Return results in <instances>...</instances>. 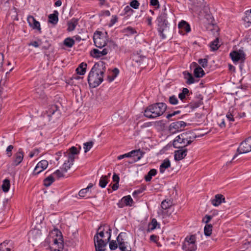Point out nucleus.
<instances>
[{"label":"nucleus","instance_id":"obj_41","mask_svg":"<svg viewBox=\"0 0 251 251\" xmlns=\"http://www.w3.org/2000/svg\"><path fill=\"white\" fill-rule=\"evenodd\" d=\"M79 153V151L77 150V148L75 147H72L69 150V152L68 153L71 154H78ZM65 156L67 155V153H68L67 152H63Z\"/></svg>","mask_w":251,"mask_h":251},{"label":"nucleus","instance_id":"obj_57","mask_svg":"<svg viewBox=\"0 0 251 251\" xmlns=\"http://www.w3.org/2000/svg\"><path fill=\"white\" fill-rule=\"evenodd\" d=\"M68 154V162H70L71 164H73L74 162L75 161V157L74 154H71L69 153Z\"/></svg>","mask_w":251,"mask_h":251},{"label":"nucleus","instance_id":"obj_61","mask_svg":"<svg viewBox=\"0 0 251 251\" xmlns=\"http://www.w3.org/2000/svg\"><path fill=\"white\" fill-rule=\"evenodd\" d=\"M150 5L153 6L159 7V3L158 0H150Z\"/></svg>","mask_w":251,"mask_h":251},{"label":"nucleus","instance_id":"obj_54","mask_svg":"<svg viewBox=\"0 0 251 251\" xmlns=\"http://www.w3.org/2000/svg\"><path fill=\"white\" fill-rule=\"evenodd\" d=\"M213 218V216L212 215H206L202 219V222L203 223H205L206 224H208V223L210 221V220Z\"/></svg>","mask_w":251,"mask_h":251},{"label":"nucleus","instance_id":"obj_8","mask_svg":"<svg viewBox=\"0 0 251 251\" xmlns=\"http://www.w3.org/2000/svg\"><path fill=\"white\" fill-rule=\"evenodd\" d=\"M61 103L59 102H56L54 104H50L49 105L48 107V117L50 118H51L52 116H53V122H55V120L57 119L60 115V112L59 110V108ZM51 119H50L49 121H50Z\"/></svg>","mask_w":251,"mask_h":251},{"label":"nucleus","instance_id":"obj_9","mask_svg":"<svg viewBox=\"0 0 251 251\" xmlns=\"http://www.w3.org/2000/svg\"><path fill=\"white\" fill-rule=\"evenodd\" d=\"M251 151V136L246 139L241 143L237 149V151L238 154H242L249 152Z\"/></svg>","mask_w":251,"mask_h":251},{"label":"nucleus","instance_id":"obj_62","mask_svg":"<svg viewBox=\"0 0 251 251\" xmlns=\"http://www.w3.org/2000/svg\"><path fill=\"white\" fill-rule=\"evenodd\" d=\"M87 192L88 191L87 190V189H82L79 191L78 195L81 197H85V194L87 193Z\"/></svg>","mask_w":251,"mask_h":251},{"label":"nucleus","instance_id":"obj_12","mask_svg":"<svg viewBox=\"0 0 251 251\" xmlns=\"http://www.w3.org/2000/svg\"><path fill=\"white\" fill-rule=\"evenodd\" d=\"M24 156V152L23 149L20 148L13 155L12 166L16 167L19 165L22 162Z\"/></svg>","mask_w":251,"mask_h":251},{"label":"nucleus","instance_id":"obj_22","mask_svg":"<svg viewBox=\"0 0 251 251\" xmlns=\"http://www.w3.org/2000/svg\"><path fill=\"white\" fill-rule=\"evenodd\" d=\"M184 78L186 79V83L187 84H191L195 82V79L192 75L188 72L185 71L183 72Z\"/></svg>","mask_w":251,"mask_h":251},{"label":"nucleus","instance_id":"obj_44","mask_svg":"<svg viewBox=\"0 0 251 251\" xmlns=\"http://www.w3.org/2000/svg\"><path fill=\"white\" fill-rule=\"evenodd\" d=\"M169 102L172 105H176L178 102V100L175 95H172L169 98Z\"/></svg>","mask_w":251,"mask_h":251},{"label":"nucleus","instance_id":"obj_15","mask_svg":"<svg viewBox=\"0 0 251 251\" xmlns=\"http://www.w3.org/2000/svg\"><path fill=\"white\" fill-rule=\"evenodd\" d=\"M194 10L199 15L202 14L203 13H207L209 8L205 2H203L201 4H198L194 6Z\"/></svg>","mask_w":251,"mask_h":251},{"label":"nucleus","instance_id":"obj_21","mask_svg":"<svg viewBox=\"0 0 251 251\" xmlns=\"http://www.w3.org/2000/svg\"><path fill=\"white\" fill-rule=\"evenodd\" d=\"M59 13L57 10H54L52 14L48 15V23L55 25L58 22Z\"/></svg>","mask_w":251,"mask_h":251},{"label":"nucleus","instance_id":"obj_18","mask_svg":"<svg viewBox=\"0 0 251 251\" xmlns=\"http://www.w3.org/2000/svg\"><path fill=\"white\" fill-rule=\"evenodd\" d=\"M193 65L195 67L194 70V75L196 78H201L205 75V72L201 67L196 62H193Z\"/></svg>","mask_w":251,"mask_h":251},{"label":"nucleus","instance_id":"obj_33","mask_svg":"<svg viewBox=\"0 0 251 251\" xmlns=\"http://www.w3.org/2000/svg\"><path fill=\"white\" fill-rule=\"evenodd\" d=\"M219 38H216L214 41L211 42L210 44V47L211 48V50L212 51L217 50L220 45H219Z\"/></svg>","mask_w":251,"mask_h":251},{"label":"nucleus","instance_id":"obj_32","mask_svg":"<svg viewBox=\"0 0 251 251\" xmlns=\"http://www.w3.org/2000/svg\"><path fill=\"white\" fill-rule=\"evenodd\" d=\"M10 186V184L9 180L8 179H5L3 181V183L1 186L2 191L5 193L7 192L9 190Z\"/></svg>","mask_w":251,"mask_h":251},{"label":"nucleus","instance_id":"obj_14","mask_svg":"<svg viewBox=\"0 0 251 251\" xmlns=\"http://www.w3.org/2000/svg\"><path fill=\"white\" fill-rule=\"evenodd\" d=\"M47 168V161L41 160L37 164L33 172V175H36L40 174Z\"/></svg>","mask_w":251,"mask_h":251},{"label":"nucleus","instance_id":"obj_28","mask_svg":"<svg viewBox=\"0 0 251 251\" xmlns=\"http://www.w3.org/2000/svg\"><path fill=\"white\" fill-rule=\"evenodd\" d=\"M157 173L156 169H151L145 176V179L146 181H150L152 178V177L155 176Z\"/></svg>","mask_w":251,"mask_h":251},{"label":"nucleus","instance_id":"obj_42","mask_svg":"<svg viewBox=\"0 0 251 251\" xmlns=\"http://www.w3.org/2000/svg\"><path fill=\"white\" fill-rule=\"evenodd\" d=\"M94 145V142L93 141H89L88 142H86L84 143V152L86 153L89 151L90 149L92 148Z\"/></svg>","mask_w":251,"mask_h":251},{"label":"nucleus","instance_id":"obj_3","mask_svg":"<svg viewBox=\"0 0 251 251\" xmlns=\"http://www.w3.org/2000/svg\"><path fill=\"white\" fill-rule=\"evenodd\" d=\"M196 137V135L192 131L184 132L175 139L173 146L175 148H184L191 144Z\"/></svg>","mask_w":251,"mask_h":251},{"label":"nucleus","instance_id":"obj_26","mask_svg":"<svg viewBox=\"0 0 251 251\" xmlns=\"http://www.w3.org/2000/svg\"><path fill=\"white\" fill-rule=\"evenodd\" d=\"M230 56L234 62H238L241 58V54L237 51H233L230 53Z\"/></svg>","mask_w":251,"mask_h":251},{"label":"nucleus","instance_id":"obj_37","mask_svg":"<svg viewBox=\"0 0 251 251\" xmlns=\"http://www.w3.org/2000/svg\"><path fill=\"white\" fill-rule=\"evenodd\" d=\"M212 231V226L211 224H206L204 228V235L206 236L211 235Z\"/></svg>","mask_w":251,"mask_h":251},{"label":"nucleus","instance_id":"obj_6","mask_svg":"<svg viewBox=\"0 0 251 251\" xmlns=\"http://www.w3.org/2000/svg\"><path fill=\"white\" fill-rule=\"evenodd\" d=\"M93 40L95 45L100 49L102 48L107 44L106 37L101 31H96L94 33Z\"/></svg>","mask_w":251,"mask_h":251},{"label":"nucleus","instance_id":"obj_60","mask_svg":"<svg viewBox=\"0 0 251 251\" xmlns=\"http://www.w3.org/2000/svg\"><path fill=\"white\" fill-rule=\"evenodd\" d=\"M53 174H51L48 176V187L50 186L55 180Z\"/></svg>","mask_w":251,"mask_h":251},{"label":"nucleus","instance_id":"obj_17","mask_svg":"<svg viewBox=\"0 0 251 251\" xmlns=\"http://www.w3.org/2000/svg\"><path fill=\"white\" fill-rule=\"evenodd\" d=\"M175 151V159L179 161L183 159L187 155V149L184 148L178 149Z\"/></svg>","mask_w":251,"mask_h":251},{"label":"nucleus","instance_id":"obj_49","mask_svg":"<svg viewBox=\"0 0 251 251\" xmlns=\"http://www.w3.org/2000/svg\"><path fill=\"white\" fill-rule=\"evenodd\" d=\"M198 62L204 68L207 66L208 60L206 58L199 59Z\"/></svg>","mask_w":251,"mask_h":251},{"label":"nucleus","instance_id":"obj_50","mask_svg":"<svg viewBox=\"0 0 251 251\" xmlns=\"http://www.w3.org/2000/svg\"><path fill=\"white\" fill-rule=\"evenodd\" d=\"M139 5L140 3L137 0H132L130 2V6L136 9L139 8Z\"/></svg>","mask_w":251,"mask_h":251},{"label":"nucleus","instance_id":"obj_48","mask_svg":"<svg viewBox=\"0 0 251 251\" xmlns=\"http://www.w3.org/2000/svg\"><path fill=\"white\" fill-rule=\"evenodd\" d=\"M109 242V248L111 250H115L118 248V244L117 242L115 240H112Z\"/></svg>","mask_w":251,"mask_h":251},{"label":"nucleus","instance_id":"obj_34","mask_svg":"<svg viewBox=\"0 0 251 251\" xmlns=\"http://www.w3.org/2000/svg\"><path fill=\"white\" fill-rule=\"evenodd\" d=\"M132 151H135V152L132 154V157H137L136 161L140 160L145 154V152L141 151L140 149L133 150Z\"/></svg>","mask_w":251,"mask_h":251},{"label":"nucleus","instance_id":"obj_52","mask_svg":"<svg viewBox=\"0 0 251 251\" xmlns=\"http://www.w3.org/2000/svg\"><path fill=\"white\" fill-rule=\"evenodd\" d=\"M245 22L249 23H251V9L250 11H247L246 12V16L244 18Z\"/></svg>","mask_w":251,"mask_h":251},{"label":"nucleus","instance_id":"obj_51","mask_svg":"<svg viewBox=\"0 0 251 251\" xmlns=\"http://www.w3.org/2000/svg\"><path fill=\"white\" fill-rule=\"evenodd\" d=\"M146 189V187L141 188L137 190L134 191L132 193L133 197L135 198L138 195L141 194Z\"/></svg>","mask_w":251,"mask_h":251},{"label":"nucleus","instance_id":"obj_43","mask_svg":"<svg viewBox=\"0 0 251 251\" xmlns=\"http://www.w3.org/2000/svg\"><path fill=\"white\" fill-rule=\"evenodd\" d=\"M72 165L73 164H71L70 162L69 163L68 161H65L63 164L62 171L64 173H66Z\"/></svg>","mask_w":251,"mask_h":251},{"label":"nucleus","instance_id":"obj_27","mask_svg":"<svg viewBox=\"0 0 251 251\" xmlns=\"http://www.w3.org/2000/svg\"><path fill=\"white\" fill-rule=\"evenodd\" d=\"M189 90L188 88H183L182 92L178 94V98L182 101H184L186 99V96H189Z\"/></svg>","mask_w":251,"mask_h":251},{"label":"nucleus","instance_id":"obj_55","mask_svg":"<svg viewBox=\"0 0 251 251\" xmlns=\"http://www.w3.org/2000/svg\"><path fill=\"white\" fill-rule=\"evenodd\" d=\"M124 11H125V14H127V16L130 15L133 12V10H132L130 8V6H126V7L124 9Z\"/></svg>","mask_w":251,"mask_h":251},{"label":"nucleus","instance_id":"obj_29","mask_svg":"<svg viewBox=\"0 0 251 251\" xmlns=\"http://www.w3.org/2000/svg\"><path fill=\"white\" fill-rule=\"evenodd\" d=\"M108 242H107V240L104 241L102 239H100L97 242V244H95V247L96 250L97 249H100L103 247H105Z\"/></svg>","mask_w":251,"mask_h":251},{"label":"nucleus","instance_id":"obj_47","mask_svg":"<svg viewBox=\"0 0 251 251\" xmlns=\"http://www.w3.org/2000/svg\"><path fill=\"white\" fill-rule=\"evenodd\" d=\"M135 151H131L130 152L125 153L124 154L120 155L118 156L117 158L118 160H121L125 157H132L133 153H135Z\"/></svg>","mask_w":251,"mask_h":251},{"label":"nucleus","instance_id":"obj_36","mask_svg":"<svg viewBox=\"0 0 251 251\" xmlns=\"http://www.w3.org/2000/svg\"><path fill=\"white\" fill-rule=\"evenodd\" d=\"M38 233V231L36 230H31L28 232V241L29 242L33 241L37 238V237H35V236Z\"/></svg>","mask_w":251,"mask_h":251},{"label":"nucleus","instance_id":"obj_58","mask_svg":"<svg viewBox=\"0 0 251 251\" xmlns=\"http://www.w3.org/2000/svg\"><path fill=\"white\" fill-rule=\"evenodd\" d=\"M63 173L64 172L62 171H60L59 170H57L53 173V175L56 176V177L59 178L64 176Z\"/></svg>","mask_w":251,"mask_h":251},{"label":"nucleus","instance_id":"obj_39","mask_svg":"<svg viewBox=\"0 0 251 251\" xmlns=\"http://www.w3.org/2000/svg\"><path fill=\"white\" fill-rule=\"evenodd\" d=\"M61 155H62L61 151H59L56 152L55 154L54 158H53V157L50 158V164H53V165H55V161H58L60 157L61 156Z\"/></svg>","mask_w":251,"mask_h":251},{"label":"nucleus","instance_id":"obj_40","mask_svg":"<svg viewBox=\"0 0 251 251\" xmlns=\"http://www.w3.org/2000/svg\"><path fill=\"white\" fill-rule=\"evenodd\" d=\"M107 183L108 180L107 179V177L102 176L99 182L100 186L102 188H104L105 187Z\"/></svg>","mask_w":251,"mask_h":251},{"label":"nucleus","instance_id":"obj_11","mask_svg":"<svg viewBox=\"0 0 251 251\" xmlns=\"http://www.w3.org/2000/svg\"><path fill=\"white\" fill-rule=\"evenodd\" d=\"M93 77L94 80H91V77H89V75L88 76V82L90 87L96 88L98 87L103 80V76L100 75L93 74Z\"/></svg>","mask_w":251,"mask_h":251},{"label":"nucleus","instance_id":"obj_59","mask_svg":"<svg viewBox=\"0 0 251 251\" xmlns=\"http://www.w3.org/2000/svg\"><path fill=\"white\" fill-rule=\"evenodd\" d=\"M40 151L38 149H34L32 151H30L29 156L30 158L33 157L35 155H38Z\"/></svg>","mask_w":251,"mask_h":251},{"label":"nucleus","instance_id":"obj_2","mask_svg":"<svg viewBox=\"0 0 251 251\" xmlns=\"http://www.w3.org/2000/svg\"><path fill=\"white\" fill-rule=\"evenodd\" d=\"M157 31L159 35L162 39H165L170 34V30L168 26L167 13L165 7L160 15L157 18Z\"/></svg>","mask_w":251,"mask_h":251},{"label":"nucleus","instance_id":"obj_45","mask_svg":"<svg viewBox=\"0 0 251 251\" xmlns=\"http://www.w3.org/2000/svg\"><path fill=\"white\" fill-rule=\"evenodd\" d=\"M7 244L6 241L1 243L0 244V251H11V249L6 247Z\"/></svg>","mask_w":251,"mask_h":251},{"label":"nucleus","instance_id":"obj_4","mask_svg":"<svg viewBox=\"0 0 251 251\" xmlns=\"http://www.w3.org/2000/svg\"><path fill=\"white\" fill-rule=\"evenodd\" d=\"M167 109L164 102H157L151 104L144 111V116L149 119H154L162 115Z\"/></svg>","mask_w":251,"mask_h":251},{"label":"nucleus","instance_id":"obj_35","mask_svg":"<svg viewBox=\"0 0 251 251\" xmlns=\"http://www.w3.org/2000/svg\"><path fill=\"white\" fill-rule=\"evenodd\" d=\"M172 205V201L171 200H165L161 204V207L163 209L166 210L169 208Z\"/></svg>","mask_w":251,"mask_h":251},{"label":"nucleus","instance_id":"obj_7","mask_svg":"<svg viewBox=\"0 0 251 251\" xmlns=\"http://www.w3.org/2000/svg\"><path fill=\"white\" fill-rule=\"evenodd\" d=\"M196 239L195 235L186 237L182 245V249L185 251H195L197 250Z\"/></svg>","mask_w":251,"mask_h":251},{"label":"nucleus","instance_id":"obj_31","mask_svg":"<svg viewBox=\"0 0 251 251\" xmlns=\"http://www.w3.org/2000/svg\"><path fill=\"white\" fill-rule=\"evenodd\" d=\"M122 32L126 33V35H133L137 33L136 30L131 26H128L123 29Z\"/></svg>","mask_w":251,"mask_h":251},{"label":"nucleus","instance_id":"obj_5","mask_svg":"<svg viewBox=\"0 0 251 251\" xmlns=\"http://www.w3.org/2000/svg\"><path fill=\"white\" fill-rule=\"evenodd\" d=\"M105 63L103 61H99L96 63L89 73V77H91V80H94L93 77V74L100 75L103 76L106 71Z\"/></svg>","mask_w":251,"mask_h":251},{"label":"nucleus","instance_id":"obj_56","mask_svg":"<svg viewBox=\"0 0 251 251\" xmlns=\"http://www.w3.org/2000/svg\"><path fill=\"white\" fill-rule=\"evenodd\" d=\"M14 147L12 145H9L7 147L6 149V152L7 155L8 157H11L12 156V151Z\"/></svg>","mask_w":251,"mask_h":251},{"label":"nucleus","instance_id":"obj_53","mask_svg":"<svg viewBox=\"0 0 251 251\" xmlns=\"http://www.w3.org/2000/svg\"><path fill=\"white\" fill-rule=\"evenodd\" d=\"M118 19L117 15H113L109 24V26L110 27L113 26L116 22H117Z\"/></svg>","mask_w":251,"mask_h":251},{"label":"nucleus","instance_id":"obj_25","mask_svg":"<svg viewBox=\"0 0 251 251\" xmlns=\"http://www.w3.org/2000/svg\"><path fill=\"white\" fill-rule=\"evenodd\" d=\"M171 166L170 161L168 159H165L160 165L159 171L162 174L165 172L166 169L168 168Z\"/></svg>","mask_w":251,"mask_h":251},{"label":"nucleus","instance_id":"obj_1","mask_svg":"<svg viewBox=\"0 0 251 251\" xmlns=\"http://www.w3.org/2000/svg\"><path fill=\"white\" fill-rule=\"evenodd\" d=\"M48 242L52 243L50 246V251H62L64 248L63 238L61 232L54 228L48 235Z\"/></svg>","mask_w":251,"mask_h":251},{"label":"nucleus","instance_id":"obj_38","mask_svg":"<svg viewBox=\"0 0 251 251\" xmlns=\"http://www.w3.org/2000/svg\"><path fill=\"white\" fill-rule=\"evenodd\" d=\"M122 200H123L125 205L126 206H131L133 202V200L130 195L124 197Z\"/></svg>","mask_w":251,"mask_h":251},{"label":"nucleus","instance_id":"obj_30","mask_svg":"<svg viewBox=\"0 0 251 251\" xmlns=\"http://www.w3.org/2000/svg\"><path fill=\"white\" fill-rule=\"evenodd\" d=\"M63 44L68 48H72L75 45V41L73 38L68 37L64 40Z\"/></svg>","mask_w":251,"mask_h":251},{"label":"nucleus","instance_id":"obj_63","mask_svg":"<svg viewBox=\"0 0 251 251\" xmlns=\"http://www.w3.org/2000/svg\"><path fill=\"white\" fill-rule=\"evenodd\" d=\"M180 113V111L179 110H177V111H174L173 112V113H170V114H168L167 116H166V118L168 119H170L171 117H172L173 116L176 115V114H178L179 113Z\"/></svg>","mask_w":251,"mask_h":251},{"label":"nucleus","instance_id":"obj_64","mask_svg":"<svg viewBox=\"0 0 251 251\" xmlns=\"http://www.w3.org/2000/svg\"><path fill=\"white\" fill-rule=\"evenodd\" d=\"M112 179L113 181L115 183H119L120 180V177L118 175L114 173L112 177Z\"/></svg>","mask_w":251,"mask_h":251},{"label":"nucleus","instance_id":"obj_23","mask_svg":"<svg viewBox=\"0 0 251 251\" xmlns=\"http://www.w3.org/2000/svg\"><path fill=\"white\" fill-rule=\"evenodd\" d=\"M87 66V64L85 62H82L80 63L76 69L77 74L79 75H84L86 71Z\"/></svg>","mask_w":251,"mask_h":251},{"label":"nucleus","instance_id":"obj_16","mask_svg":"<svg viewBox=\"0 0 251 251\" xmlns=\"http://www.w3.org/2000/svg\"><path fill=\"white\" fill-rule=\"evenodd\" d=\"M179 28V33L184 35V32H189L191 31L190 25L185 21L182 20L178 25Z\"/></svg>","mask_w":251,"mask_h":251},{"label":"nucleus","instance_id":"obj_46","mask_svg":"<svg viewBox=\"0 0 251 251\" xmlns=\"http://www.w3.org/2000/svg\"><path fill=\"white\" fill-rule=\"evenodd\" d=\"M158 223L155 219H152L151 223L149 224V228L151 230H154L156 228Z\"/></svg>","mask_w":251,"mask_h":251},{"label":"nucleus","instance_id":"obj_10","mask_svg":"<svg viewBox=\"0 0 251 251\" xmlns=\"http://www.w3.org/2000/svg\"><path fill=\"white\" fill-rule=\"evenodd\" d=\"M186 126V123L184 121H176L173 122L169 126V130L172 134L181 131Z\"/></svg>","mask_w":251,"mask_h":251},{"label":"nucleus","instance_id":"obj_13","mask_svg":"<svg viewBox=\"0 0 251 251\" xmlns=\"http://www.w3.org/2000/svg\"><path fill=\"white\" fill-rule=\"evenodd\" d=\"M108 52L109 50L107 48L103 49L101 51L97 49H94L91 51L90 54L94 58H99L106 55Z\"/></svg>","mask_w":251,"mask_h":251},{"label":"nucleus","instance_id":"obj_24","mask_svg":"<svg viewBox=\"0 0 251 251\" xmlns=\"http://www.w3.org/2000/svg\"><path fill=\"white\" fill-rule=\"evenodd\" d=\"M77 24L78 20L76 19H73L71 21L68 22L67 30L69 32L74 30Z\"/></svg>","mask_w":251,"mask_h":251},{"label":"nucleus","instance_id":"obj_20","mask_svg":"<svg viewBox=\"0 0 251 251\" xmlns=\"http://www.w3.org/2000/svg\"><path fill=\"white\" fill-rule=\"evenodd\" d=\"M29 25L33 29H36L38 30H41L40 23L37 21L32 16H29L27 19Z\"/></svg>","mask_w":251,"mask_h":251},{"label":"nucleus","instance_id":"obj_19","mask_svg":"<svg viewBox=\"0 0 251 251\" xmlns=\"http://www.w3.org/2000/svg\"><path fill=\"white\" fill-rule=\"evenodd\" d=\"M211 203L215 206L220 205L222 202H225V198L222 194H217L214 199L211 200Z\"/></svg>","mask_w":251,"mask_h":251}]
</instances>
